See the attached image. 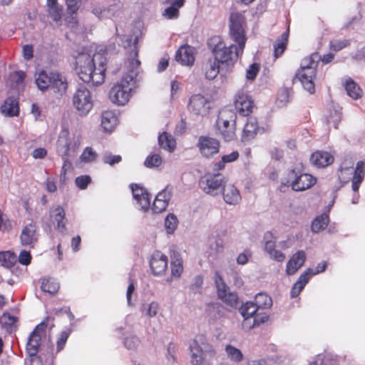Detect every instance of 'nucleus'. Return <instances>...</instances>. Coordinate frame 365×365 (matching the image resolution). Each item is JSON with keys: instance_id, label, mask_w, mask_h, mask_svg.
<instances>
[{"instance_id": "obj_1", "label": "nucleus", "mask_w": 365, "mask_h": 365, "mask_svg": "<svg viewBox=\"0 0 365 365\" xmlns=\"http://www.w3.org/2000/svg\"><path fill=\"white\" fill-rule=\"evenodd\" d=\"M246 19L240 13H232L230 16V35L237 45L227 46L220 36H213L207 41V47L211 51L205 67V78L215 79L220 73L226 75L231 72L238 58L242 56L247 37L245 34Z\"/></svg>"}, {"instance_id": "obj_2", "label": "nucleus", "mask_w": 365, "mask_h": 365, "mask_svg": "<svg viewBox=\"0 0 365 365\" xmlns=\"http://www.w3.org/2000/svg\"><path fill=\"white\" fill-rule=\"evenodd\" d=\"M106 58L97 53L91 58L82 54L76 61V70L79 78L86 83L94 86L101 85L106 79Z\"/></svg>"}, {"instance_id": "obj_3", "label": "nucleus", "mask_w": 365, "mask_h": 365, "mask_svg": "<svg viewBox=\"0 0 365 365\" xmlns=\"http://www.w3.org/2000/svg\"><path fill=\"white\" fill-rule=\"evenodd\" d=\"M334 58V54L331 53L321 56L318 52H314L302 60L300 67L294 77L301 82L306 91L313 94L315 92L314 80L317 75L319 61H322L323 63L327 64L331 63Z\"/></svg>"}, {"instance_id": "obj_4", "label": "nucleus", "mask_w": 365, "mask_h": 365, "mask_svg": "<svg viewBox=\"0 0 365 365\" xmlns=\"http://www.w3.org/2000/svg\"><path fill=\"white\" fill-rule=\"evenodd\" d=\"M138 51H135V58L132 59L129 63L131 68L117 81L109 91L108 98L110 101L117 106H124L130 100L131 97V91L135 83L136 73L134 68H138L140 61L136 58Z\"/></svg>"}, {"instance_id": "obj_5", "label": "nucleus", "mask_w": 365, "mask_h": 365, "mask_svg": "<svg viewBox=\"0 0 365 365\" xmlns=\"http://www.w3.org/2000/svg\"><path fill=\"white\" fill-rule=\"evenodd\" d=\"M48 317L36 326L33 331L30 334L26 343V351L30 356L31 365H42V360L37 356L39 348L41 345L43 337L46 336V329L48 327Z\"/></svg>"}, {"instance_id": "obj_6", "label": "nucleus", "mask_w": 365, "mask_h": 365, "mask_svg": "<svg viewBox=\"0 0 365 365\" xmlns=\"http://www.w3.org/2000/svg\"><path fill=\"white\" fill-rule=\"evenodd\" d=\"M317 182V178L312 175L303 172L302 166L296 165L287 173V183L297 192L311 188Z\"/></svg>"}, {"instance_id": "obj_7", "label": "nucleus", "mask_w": 365, "mask_h": 365, "mask_svg": "<svg viewBox=\"0 0 365 365\" xmlns=\"http://www.w3.org/2000/svg\"><path fill=\"white\" fill-rule=\"evenodd\" d=\"M236 113L230 109L222 110L217 119V128L225 141H231L236 137Z\"/></svg>"}, {"instance_id": "obj_8", "label": "nucleus", "mask_w": 365, "mask_h": 365, "mask_svg": "<svg viewBox=\"0 0 365 365\" xmlns=\"http://www.w3.org/2000/svg\"><path fill=\"white\" fill-rule=\"evenodd\" d=\"M72 104L80 116H86L93 107L91 91L85 86L78 88L73 95Z\"/></svg>"}, {"instance_id": "obj_9", "label": "nucleus", "mask_w": 365, "mask_h": 365, "mask_svg": "<svg viewBox=\"0 0 365 365\" xmlns=\"http://www.w3.org/2000/svg\"><path fill=\"white\" fill-rule=\"evenodd\" d=\"M225 177L220 173H207L199 180L200 187L207 194L216 195L225 185Z\"/></svg>"}, {"instance_id": "obj_10", "label": "nucleus", "mask_w": 365, "mask_h": 365, "mask_svg": "<svg viewBox=\"0 0 365 365\" xmlns=\"http://www.w3.org/2000/svg\"><path fill=\"white\" fill-rule=\"evenodd\" d=\"M234 106L242 116H249L256 108L255 101L247 91H238L234 98Z\"/></svg>"}, {"instance_id": "obj_11", "label": "nucleus", "mask_w": 365, "mask_h": 365, "mask_svg": "<svg viewBox=\"0 0 365 365\" xmlns=\"http://www.w3.org/2000/svg\"><path fill=\"white\" fill-rule=\"evenodd\" d=\"M190 349L192 353L191 362L193 365H210L208 361L214 358L216 354L212 349L204 351L196 340L192 341Z\"/></svg>"}, {"instance_id": "obj_12", "label": "nucleus", "mask_w": 365, "mask_h": 365, "mask_svg": "<svg viewBox=\"0 0 365 365\" xmlns=\"http://www.w3.org/2000/svg\"><path fill=\"white\" fill-rule=\"evenodd\" d=\"M197 147L203 157L209 158L219 153L220 143L214 138L201 135L199 137Z\"/></svg>"}, {"instance_id": "obj_13", "label": "nucleus", "mask_w": 365, "mask_h": 365, "mask_svg": "<svg viewBox=\"0 0 365 365\" xmlns=\"http://www.w3.org/2000/svg\"><path fill=\"white\" fill-rule=\"evenodd\" d=\"M210 108V101L201 94H194L190 98L187 109L195 115H205Z\"/></svg>"}, {"instance_id": "obj_14", "label": "nucleus", "mask_w": 365, "mask_h": 365, "mask_svg": "<svg viewBox=\"0 0 365 365\" xmlns=\"http://www.w3.org/2000/svg\"><path fill=\"white\" fill-rule=\"evenodd\" d=\"M218 297L227 305L236 307L238 304V297L236 293L228 292L229 287L224 282L222 277L217 275L215 279Z\"/></svg>"}, {"instance_id": "obj_15", "label": "nucleus", "mask_w": 365, "mask_h": 365, "mask_svg": "<svg viewBox=\"0 0 365 365\" xmlns=\"http://www.w3.org/2000/svg\"><path fill=\"white\" fill-rule=\"evenodd\" d=\"M168 257L160 251H155L150 259V267L152 274L155 276H161L165 274L168 269Z\"/></svg>"}, {"instance_id": "obj_16", "label": "nucleus", "mask_w": 365, "mask_h": 365, "mask_svg": "<svg viewBox=\"0 0 365 365\" xmlns=\"http://www.w3.org/2000/svg\"><path fill=\"white\" fill-rule=\"evenodd\" d=\"M36 230V225L34 222H31L24 227L20 235L21 243L24 246L34 247L38 239Z\"/></svg>"}, {"instance_id": "obj_17", "label": "nucleus", "mask_w": 365, "mask_h": 365, "mask_svg": "<svg viewBox=\"0 0 365 365\" xmlns=\"http://www.w3.org/2000/svg\"><path fill=\"white\" fill-rule=\"evenodd\" d=\"M134 199L140 205L141 208L147 210L150 207V195L147 190L138 184L133 183L130 185Z\"/></svg>"}, {"instance_id": "obj_18", "label": "nucleus", "mask_w": 365, "mask_h": 365, "mask_svg": "<svg viewBox=\"0 0 365 365\" xmlns=\"http://www.w3.org/2000/svg\"><path fill=\"white\" fill-rule=\"evenodd\" d=\"M51 82L48 87L54 93L62 96L68 88L66 79L58 72L51 71Z\"/></svg>"}, {"instance_id": "obj_19", "label": "nucleus", "mask_w": 365, "mask_h": 365, "mask_svg": "<svg viewBox=\"0 0 365 365\" xmlns=\"http://www.w3.org/2000/svg\"><path fill=\"white\" fill-rule=\"evenodd\" d=\"M178 62L185 66H192L195 61V48L189 45L180 46L175 53Z\"/></svg>"}, {"instance_id": "obj_20", "label": "nucleus", "mask_w": 365, "mask_h": 365, "mask_svg": "<svg viewBox=\"0 0 365 365\" xmlns=\"http://www.w3.org/2000/svg\"><path fill=\"white\" fill-rule=\"evenodd\" d=\"M334 158L329 152L317 150L310 157V162L317 168H325L334 163Z\"/></svg>"}, {"instance_id": "obj_21", "label": "nucleus", "mask_w": 365, "mask_h": 365, "mask_svg": "<svg viewBox=\"0 0 365 365\" xmlns=\"http://www.w3.org/2000/svg\"><path fill=\"white\" fill-rule=\"evenodd\" d=\"M50 216L53 222H56V228L57 230L62 234L66 233L67 229L66 224L67 220L66 218V212L63 207L58 205L55 207L51 211Z\"/></svg>"}, {"instance_id": "obj_22", "label": "nucleus", "mask_w": 365, "mask_h": 365, "mask_svg": "<svg viewBox=\"0 0 365 365\" xmlns=\"http://www.w3.org/2000/svg\"><path fill=\"white\" fill-rule=\"evenodd\" d=\"M306 260V254L303 250H299L292 255L287 262L286 272L288 275H292L303 266Z\"/></svg>"}, {"instance_id": "obj_23", "label": "nucleus", "mask_w": 365, "mask_h": 365, "mask_svg": "<svg viewBox=\"0 0 365 365\" xmlns=\"http://www.w3.org/2000/svg\"><path fill=\"white\" fill-rule=\"evenodd\" d=\"M171 198V193L167 190H163L156 195L152 205V210L155 213H160L165 211Z\"/></svg>"}, {"instance_id": "obj_24", "label": "nucleus", "mask_w": 365, "mask_h": 365, "mask_svg": "<svg viewBox=\"0 0 365 365\" xmlns=\"http://www.w3.org/2000/svg\"><path fill=\"white\" fill-rule=\"evenodd\" d=\"M170 259L171 277L168 279V281H171L174 278H180L184 269L183 261L179 252L172 251L170 252Z\"/></svg>"}, {"instance_id": "obj_25", "label": "nucleus", "mask_w": 365, "mask_h": 365, "mask_svg": "<svg viewBox=\"0 0 365 365\" xmlns=\"http://www.w3.org/2000/svg\"><path fill=\"white\" fill-rule=\"evenodd\" d=\"M259 129L258 122L255 118H247L241 136L242 141L247 142L254 139Z\"/></svg>"}, {"instance_id": "obj_26", "label": "nucleus", "mask_w": 365, "mask_h": 365, "mask_svg": "<svg viewBox=\"0 0 365 365\" xmlns=\"http://www.w3.org/2000/svg\"><path fill=\"white\" fill-rule=\"evenodd\" d=\"M71 141L68 131L61 133L56 143L57 152L62 158H68Z\"/></svg>"}, {"instance_id": "obj_27", "label": "nucleus", "mask_w": 365, "mask_h": 365, "mask_svg": "<svg viewBox=\"0 0 365 365\" xmlns=\"http://www.w3.org/2000/svg\"><path fill=\"white\" fill-rule=\"evenodd\" d=\"M352 174L351 188L354 192H358L365 177V161H358L354 172L352 171Z\"/></svg>"}, {"instance_id": "obj_28", "label": "nucleus", "mask_w": 365, "mask_h": 365, "mask_svg": "<svg viewBox=\"0 0 365 365\" xmlns=\"http://www.w3.org/2000/svg\"><path fill=\"white\" fill-rule=\"evenodd\" d=\"M222 195L225 202L230 205H237L241 200L240 191L232 184L224 185Z\"/></svg>"}, {"instance_id": "obj_29", "label": "nucleus", "mask_w": 365, "mask_h": 365, "mask_svg": "<svg viewBox=\"0 0 365 365\" xmlns=\"http://www.w3.org/2000/svg\"><path fill=\"white\" fill-rule=\"evenodd\" d=\"M311 269H307L304 273H302L297 281L294 284L291 289V297L295 298L298 297L300 292L302 291L307 283L309 282L310 278Z\"/></svg>"}, {"instance_id": "obj_30", "label": "nucleus", "mask_w": 365, "mask_h": 365, "mask_svg": "<svg viewBox=\"0 0 365 365\" xmlns=\"http://www.w3.org/2000/svg\"><path fill=\"white\" fill-rule=\"evenodd\" d=\"M117 124L118 118L113 111L106 110L102 113L101 125L106 131H113Z\"/></svg>"}, {"instance_id": "obj_31", "label": "nucleus", "mask_w": 365, "mask_h": 365, "mask_svg": "<svg viewBox=\"0 0 365 365\" xmlns=\"http://www.w3.org/2000/svg\"><path fill=\"white\" fill-rule=\"evenodd\" d=\"M289 29L288 28L274 44V57L278 58L280 57L287 48L289 39Z\"/></svg>"}, {"instance_id": "obj_32", "label": "nucleus", "mask_w": 365, "mask_h": 365, "mask_svg": "<svg viewBox=\"0 0 365 365\" xmlns=\"http://www.w3.org/2000/svg\"><path fill=\"white\" fill-rule=\"evenodd\" d=\"M1 109V113L8 116H17L19 114V102L14 98H8Z\"/></svg>"}, {"instance_id": "obj_33", "label": "nucleus", "mask_w": 365, "mask_h": 365, "mask_svg": "<svg viewBox=\"0 0 365 365\" xmlns=\"http://www.w3.org/2000/svg\"><path fill=\"white\" fill-rule=\"evenodd\" d=\"M46 12L48 16L55 22L61 21L63 16V7L58 3L46 4Z\"/></svg>"}, {"instance_id": "obj_34", "label": "nucleus", "mask_w": 365, "mask_h": 365, "mask_svg": "<svg viewBox=\"0 0 365 365\" xmlns=\"http://www.w3.org/2000/svg\"><path fill=\"white\" fill-rule=\"evenodd\" d=\"M59 287V283L52 277H47L41 279V289L43 292L55 294L58 292Z\"/></svg>"}, {"instance_id": "obj_35", "label": "nucleus", "mask_w": 365, "mask_h": 365, "mask_svg": "<svg viewBox=\"0 0 365 365\" xmlns=\"http://www.w3.org/2000/svg\"><path fill=\"white\" fill-rule=\"evenodd\" d=\"M158 143L161 148L169 152H173L176 147V142L171 134L163 132L158 136Z\"/></svg>"}, {"instance_id": "obj_36", "label": "nucleus", "mask_w": 365, "mask_h": 365, "mask_svg": "<svg viewBox=\"0 0 365 365\" xmlns=\"http://www.w3.org/2000/svg\"><path fill=\"white\" fill-rule=\"evenodd\" d=\"M17 318L9 313H4L0 319V324L1 328L5 329L6 333L11 334L16 331V323Z\"/></svg>"}, {"instance_id": "obj_37", "label": "nucleus", "mask_w": 365, "mask_h": 365, "mask_svg": "<svg viewBox=\"0 0 365 365\" xmlns=\"http://www.w3.org/2000/svg\"><path fill=\"white\" fill-rule=\"evenodd\" d=\"M51 71L47 72L44 70L41 71L36 77V84L37 87L41 90L45 91L48 89L51 86Z\"/></svg>"}, {"instance_id": "obj_38", "label": "nucleus", "mask_w": 365, "mask_h": 365, "mask_svg": "<svg viewBox=\"0 0 365 365\" xmlns=\"http://www.w3.org/2000/svg\"><path fill=\"white\" fill-rule=\"evenodd\" d=\"M347 94L353 99H359L361 98L363 91L361 88L351 79L349 78L344 84Z\"/></svg>"}, {"instance_id": "obj_39", "label": "nucleus", "mask_w": 365, "mask_h": 365, "mask_svg": "<svg viewBox=\"0 0 365 365\" xmlns=\"http://www.w3.org/2000/svg\"><path fill=\"white\" fill-rule=\"evenodd\" d=\"M329 222V217L328 215L322 214L317 216L312 223V231L317 233L324 230L327 227Z\"/></svg>"}, {"instance_id": "obj_40", "label": "nucleus", "mask_w": 365, "mask_h": 365, "mask_svg": "<svg viewBox=\"0 0 365 365\" xmlns=\"http://www.w3.org/2000/svg\"><path fill=\"white\" fill-rule=\"evenodd\" d=\"M72 333L71 328H66V329L61 331L57 336L56 339V354L61 351L66 344V341Z\"/></svg>"}, {"instance_id": "obj_41", "label": "nucleus", "mask_w": 365, "mask_h": 365, "mask_svg": "<svg viewBox=\"0 0 365 365\" xmlns=\"http://www.w3.org/2000/svg\"><path fill=\"white\" fill-rule=\"evenodd\" d=\"M17 261L16 255L10 251L0 252V262L6 268H11Z\"/></svg>"}, {"instance_id": "obj_42", "label": "nucleus", "mask_w": 365, "mask_h": 365, "mask_svg": "<svg viewBox=\"0 0 365 365\" xmlns=\"http://www.w3.org/2000/svg\"><path fill=\"white\" fill-rule=\"evenodd\" d=\"M183 4L184 0H175L170 6L165 9L163 15L169 19L177 18L179 15V9Z\"/></svg>"}, {"instance_id": "obj_43", "label": "nucleus", "mask_w": 365, "mask_h": 365, "mask_svg": "<svg viewBox=\"0 0 365 365\" xmlns=\"http://www.w3.org/2000/svg\"><path fill=\"white\" fill-rule=\"evenodd\" d=\"M258 309L256 304L252 302H247L243 304L240 309V313L244 317L245 320H247L253 317L257 312Z\"/></svg>"}, {"instance_id": "obj_44", "label": "nucleus", "mask_w": 365, "mask_h": 365, "mask_svg": "<svg viewBox=\"0 0 365 365\" xmlns=\"http://www.w3.org/2000/svg\"><path fill=\"white\" fill-rule=\"evenodd\" d=\"M257 309H269L272 305V299L265 293H258L255 297V303Z\"/></svg>"}, {"instance_id": "obj_45", "label": "nucleus", "mask_w": 365, "mask_h": 365, "mask_svg": "<svg viewBox=\"0 0 365 365\" xmlns=\"http://www.w3.org/2000/svg\"><path fill=\"white\" fill-rule=\"evenodd\" d=\"M292 88H284L281 89L277 96V102L279 106H286L292 99L293 95Z\"/></svg>"}, {"instance_id": "obj_46", "label": "nucleus", "mask_w": 365, "mask_h": 365, "mask_svg": "<svg viewBox=\"0 0 365 365\" xmlns=\"http://www.w3.org/2000/svg\"><path fill=\"white\" fill-rule=\"evenodd\" d=\"M225 351L228 358L232 361L240 362L243 359V354L242 351L231 344L226 345Z\"/></svg>"}, {"instance_id": "obj_47", "label": "nucleus", "mask_w": 365, "mask_h": 365, "mask_svg": "<svg viewBox=\"0 0 365 365\" xmlns=\"http://www.w3.org/2000/svg\"><path fill=\"white\" fill-rule=\"evenodd\" d=\"M349 45V39H334L329 41V48L332 51L339 52Z\"/></svg>"}, {"instance_id": "obj_48", "label": "nucleus", "mask_w": 365, "mask_h": 365, "mask_svg": "<svg viewBox=\"0 0 365 365\" xmlns=\"http://www.w3.org/2000/svg\"><path fill=\"white\" fill-rule=\"evenodd\" d=\"M178 224V220L177 217L173 213L168 214L165 220V227L167 232L168 234L173 233L177 228Z\"/></svg>"}, {"instance_id": "obj_49", "label": "nucleus", "mask_w": 365, "mask_h": 365, "mask_svg": "<svg viewBox=\"0 0 365 365\" xmlns=\"http://www.w3.org/2000/svg\"><path fill=\"white\" fill-rule=\"evenodd\" d=\"M163 163L162 158L158 154H152L148 155L144 162L145 167L152 168L159 167Z\"/></svg>"}, {"instance_id": "obj_50", "label": "nucleus", "mask_w": 365, "mask_h": 365, "mask_svg": "<svg viewBox=\"0 0 365 365\" xmlns=\"http://www.w3.org/2000/svg\"><path fill=\"white\" fill-rule=\"evenodd\" d=\"M97 153L91 147H86L80 156L81 160L84 163H91L97 158Z\"/></svg>"}, {"instance_id": "obj_51", "label": "nucleus", "mask_w": 365, "mask_h": 365, "mask_svg": "<svg viewBox=\"0 0 365 365\" xmlns=\"http://www.w3.org/2000/svg\"><path fill=\"white\" fill-rule=\"evenodd\" d=\"M121 160L122 157L120 155H113L111 153H106L103 157V162L110 166L119 163Z\"/></svg>"}, {"instance_id": "obj_52", "label": "nucleus", "mask_w": 365, "mask_h": 365, "mask_svg": "<svg viewBox=\"0 0 365 365\" xmlns=\"http://www.w3.org/2000/svg\"><path fill=\"white\" fill-rule=\"evenodd\" d=\"M352 175V170L349 167L341 168L339 170L338 177L339 180L342 183H346L351 179Z\"/></svg>"}, {"instance_id": "obj_53", "label": "nucleus", "mask_w": 365, "mask_h": 365, "mask_svg": "<svg viewBox=\"0 0 365 365\" xmlns=\"http://www.w3.org/2000/svg\"><path fill=\"white\" fill-rule=\"evenodd\" d=\"M259 64L257 63H252L249 67L247 69V71H246V78L248 79V80H254L255 79L257 73H259Z\"/></svg>"}, {"instance_id": "obj_54", "label": "nucleus", "mask_w": 365, "mask_h": 365, "mask_svg": "<svg viewBox=\"0 0 365 365\" xmlns=\"http://www.w3.org/2000/svg\"><path fill=\"white\" fill-rule=\"evenodd\" d=\"M76 184L78 187H79L81 190L86 189L88 184L91 182V178L89 175H81L76 178Z\"/></svg>"}, {"instance_id": "obj_55", "label": "nucleus", "mask_w": 365, "mask_h": 365, "mask_svg": "<svg viewBox=\"0 0 365 365\" xmlns=\"http://www.w3.org/2000/svg\"><path fill=\"white\" fill-rule=\"evenodd\" d=\"M11 228L9 220L0 210V230L2 232L9 231Z\"/></svg>"}, {"instance_id": "obj_56", "label": "nucleus", "mask_w": 365, "mask_h": 365, "mask_svg": "<svg viewBox=\"0 0 365 365\" xmlns=\"http://www.w3.org/2000/svg\"><path fill=\"white\" fill-rule=\"evenodd\" d=\"M80 0H66L68 12L71 14H76L80 7Z\"/></svg>"}, {"instance_id": "obj_57", "label": "nucleus", "mask_w": 365, "mask_h": 365, "mask_svg": "<svg viewBox=\"0 0 365 365\" xmlns=\"http://www.w3.org/2000/svg\"><path fill=\"white\" fill-rule=\"evenodd\" d=\"M252 257L250 250H245L243 252L240 253L237 257V263L240 265H244L247 263L249 259Z\"/></svg>"}, {"instance_id": "obj_58", "label": "nucleus", "mask_w": 365, "mask_h": 365, "mask_svg": "<svg viewBox=\"0 0 365 365\" xmlns=\"http://www.w3.org/2000/svg\"><path fill=\"white\" fill-rule=\"evenodd\" d=\"M46 190L53 193L57 190L56 182L54 178L48 177L45 181Z\"/></svg>"}, {"instance_id": "obj_59", "label": "nucleus", "mask_w": 365, "mask_h": 365, "mask_svg": "<svg viewBox=\"0 0 365 365\" xmlns=\"http://www.w3.org/2000/svg\"><path fill=\"white\" fill-rule=\"evenodd\" d=\"M31 255L29 252L23 250L19 256V262L23 265H28L31 263Z\"/></svg>"}, {"instance_id": "obj_60", "label": "nucleus", "mask_w": 365, "mask_h": 365, "mask_svg": "<svg viewBox=\"0 0 365 365\" xmlns=\"http://www.w3.org/2000/svg\"><path fill=\"white\" fill-rule=\"evenodd\" d=\"M240 157V153L238 151L235 150L232 151L230 154L224 155L222 156V159L223 160V162L226 163H230L236 161Z\"/></svg>"}, {"instance_id": "obj_61", "label": "nucleus", "mask_w": 365, "mask_h": 365, "mask_svg": "<svg viewBox=\"0 0 365 365\" xmlns=\"http://www.w3.org/2000/svg\"><path fill=\"white\" fill-rule=\"evenodd\" d=\"M48 154L47 150L44 148H38L33 150L31 155L34 159H43Z\"/></svg>"}, {"instance_id": "obj_62", "label": "nucleus", "mask_w": 365, "mask_h": 365, "mask_svg": "<svg viewBox=\"0 0 365 365\" xmlns=\"http://www.w3.org/2000/svg\"><path fill=\"white\" fill-rule=\"evenodd\" d=\"M23 56L24 58L29 61L34 57V47L32 45L26 44L23 46Z\"/></svg>"}, {"instance_id": "obj_63", "label": "nucleus", "mask_w": 365, "mask_h": 365, "mask_svg": "<svg viewBox=\"0 0 365 365\" xmlns=\"http://www.w3.org/2000/svg\"><path fill=\"white\" fill-rule=\"evenodd\" d=\"M66 24L68 28H76L78 24V20L76 15L71 14V16L66 19Z\"/></svg>"}, {"instance_id": "obj_64", "label": "nucleus", "mask_w": 365, "mask_h": 365, "mask_svg": "<svg viewBox=\"0 0 365 365\" xmlns=\"http://www.w3.org/2000/svg\"><path fill=\"white\" fill-rule=\"evenodd\" d=\"M326 268L327 262L323 261L317 264L314 270L311 269L310 276L322 273L325 271Z\"/></svg>"}]
</instances>
